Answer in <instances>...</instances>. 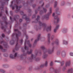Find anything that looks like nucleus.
Instances as JSON below:
<instances>
[{
	"mask_svg": "<svg viewBox=\"0 0 73 73\" xmlns=\"http://www.w3.org/2000/svg\"><path fill=\"white\" fill-rule=\"evenodd\" d=\"M40 16H38L37 17V18L36 19V21H37V22H38L39 24V26L38 27H37V28H36V29L37 30V29H40L42 27H43L44 28V29H46V31H50L51 30V26H50L49 27H48L46 28V24L45 23H42L40 21H38L39 20H40Z\"/></svg>",
	"mask_w": 73,
	"mask_h": 73,
	"instance_id": "nucleus-1",
	"label": "nucleus"
},
{
	"mask_svg": "<svg viewBox=\"0 0 73 73\" xmlns=\"http://www.w3.org/2000/svg\"><path fill=\"white\" fill-rule=\"evenodd\" d=\"M14 31L15 32H16L17 33H18V34H13L12 36V37H13L15 35H16L17 39L16 40L17 44L15 46V50H19V47H18L17 46L18 45V41H19V36L21 35V33H20V32L19 31V30H18L17 29H15Z\"/></svg>",
	"mask_w": 73,
	"mask_h": 73,
	"instance_id": "nucleus-2",
	"label": "nucleus"
},
{
	"mask_svg": "<svg viewBox=\"0 0 73 73\" xmlns=\"http://www.w3.org/2000/svg\"><path fill=\"white\" fill-rule=\"evenodd\" d=\"M41 48L42 49V50H44V53H43V58L44 59H45V58L47 57V56H48V55L47 54H45L46 53H47L48 52L49 53V54H51V53H52V52H53V49H54V48H53L52 50H47L45 48V46H42L41 47Z\"/></svg>",
	"mask_w": 73,
	"mask_h": 73,
	"instance_id": "nucleus-3",
	"label": "nucleus"
},
{
	"mask_svg": "<svg viewBox=\"0 0 73 73\" xmlns=\"http://www.w3.org/2000/svg\"><path fill=\"white\" fill-rule=\"evenodd\" d=\"M15 2L12 1L11 2V4L10 5V7H12V9L13 10L15 9V7H16V9H17V11L18 12H19V11L20 10V8H21V6H20L19 7H18L16 4H14V6H13V4Z\"/></svg>",
	"mask_w": 73,
	"mask_h": 73,
	"instance_id": "nucleus-4",
	"label": "nucleus"
},
{
	"mask_svg": "<svg viewBox=\"0 0 73 73\" xmlns=\"http://www.w3.org/2000/svg\"><path fill=\"white\" fill-rule=\"evenodd\" d=\"M52 8H50V12L48 13L46 15L44 16H43L42 17V19L43 20V19H46V20H48L49 19V17L52 13Z\"/></svg>",
	"mask_w": 73,
	"mask_h": 73,
	"instance_id": "nucleus-5",
	"label": "nucleus"
},
{
	"mask_svg": "<svg viewBox=\"0 0 73 73\" xmlns=\"http://www.w3.org/2000/svg\"><path fill=\"white\" fill-rule=\"evenodd\" d=\"M29 40L27 41V40H25V50H29V48L28 47H27V46H26V44H28L29 45L30 48H31V45L30 44H29Z\"/></svg>",
	"mask_w": 73,
	"mask_h": 73,
	"instance_id": "nucleus-6",
	"label": "nucleus"
},
{
	"mask_svg": "<svg viewBox=\"0 0 73 73\" xmlns=\"http://www.w3.org/2000/svg\"><path fill=\"white\" fill-rule=\"evenodd\" d=\"M70 65V61L67 62L65 64V66L63 67V70H65V69H66V67H67V66H69Z\"/></svg>",
	"mask_w": 73,
	"mask_h": 73,
	"instance_id": "nucleus-7",
	"label": "nucleus"
},
{
	"mask_svg": "<svg viewBox=\"0 0 73 73\" xmlns=\"http://www.w3.org/2000/svg\"><path fill=\"white\" fill-rule=\"evenodd\" d=\"M22 18L23 19H25L27 21H30V19L28 17H27V15H26L25 14L23 15V16L22 17Z\"/></svg>",
	"mask_w": 73,
	"mask_h": 73,
	"instance_id": "nucleus-8",
	"label": "nucleus"
},
{
	"mask_svg": "<svg viewBox=\"0 0 73 73\" xmlns=\"http://www.w3.org/2000/svg\"><path fill=\"white\" fill-rule=\"evenodd\" d=\"M17 53H16L14 56H13V55L11 54L10 55V57L11 58H12V59H15L16 58L17 56Z\"/></svg>",
	"mask_w": 73,
	"mask_h": 73,
	"instance_id": "nucleus-9",
	"label": "nucleus"
},
{
	"mask_svg": "<svg viewBox=\"0 0 73 73\" xmlns=\"http://www.w3.org/2000/svg\"><path fill=\"white\" fill-rule=\"evenodd\" d=\"M40 36H41V35L40 34L38 35L37 39H36V40H35L34 42V45H36V44L37 42L40 40Z\"/></svg>",
	"mask_w": 73,
	"mask_h": 73,
	"instance_id": "nucleus-10",
	"label": "nucleus"
},
{
	"mask_svg": "<svg viewBox=\"0 0 73 73\" xmlns=\"http://www.w3.org/2000/svg\"><path fill=\"white\" fill-rule=\"evenodd\" d=\"M1 44H3V45L5 46V48H7V45L8 44L6 42H5L4 41H1L0 42Z\"/></svg>",
	"mask_w": 73,
	"mask_h": 73,
	"instance_id": "nucleus-11",
	"label": "nucleus"
},
{
	"mask_svg": "<svg viewBox=\"0 0 73 73\" xmlns=\"http://www.w3.org/2000/svg\"><path fill=\"white\" fill-rule=\"evenodd\" d=\"M48 66V62L46 61L45 62V64H41L40 66V68H43L44 66H46V67Z\"/></svg>",
	"mask_w": 73,
	"mask_h": 73,
	"instance_id": "nucleus-12",
	"label": "nucleus"
},
{
	"mask_svg": "<svg viewBox=\"0 0 73 73\" xmlns=\"http://www.w3.org/2000/svg\"><path fill=\"white\" fill-rule=\"evenodd\" d=\"M59 44V42H58V39H56V42H53L52 43V45H54V44H56L57 45H58Z\"/></svg>",
	"mask_w": 73,
	"mask_h": 73,
	"instance_id": "nucleus-13",
	"label": "nucleus"
},
{
	"mask_svg": "<svg viewBox=\"0 0 73 73\" xmlns=\"http://www.w3.org/2000/svg\"><path fill=\"white\" fill-rule=\"evenodd\" d=\"M43 11H42V10L40 12V14H42V13H44V12H46V9L43 8Z\"/></svg>",
	"mask_w": 73,
	"mask_h": 73,
	"instance_id": "nucleus-14",
	"label": "nucleus"
},
{
	"mask_svg": "<svg viewBox=\"0 0 73 73\" xmlns=\"http://www.w3.org/2000/svg\"><path fill=\"white\" fill-rule=\"evenodd\" d=\"M34 58V60H36V56H34L33 54H31V58H30V60H33Z\"/></svg>",
	"mask_w": 73,
	"mask_h": 73,
	"instance_id": "nucleus-15",
	"label": "nucleus"
},
{
	"mask_svg": "<svg viewBox=\"0 0 73 73\" xmlns=\"http://www.w3.org/2000/svg\"><path fill=\"white\" fill-rule=\"evenodd\" d=\"M54 18L55 19L57 20V23H58L59 22V21H60V18L58 17V16H55L54 17Z\"/></svg>",
	"mask_w": 73,
	"mask_h": 73,
	"instance_id": "nucleus-16",
	"label": "nucleus"
},
{
	"mask_svg": "<svg viewBox=\"0 0 73 73\" xmlns=\"http://www.w3.org/2000/svg\"><path fill=\"white\" fill-rule=\"evenodd\" d=\"M50 34L49 33L47 35V37H48V41L49 43H50Z\"/></svg>",
	"mask_w": 73,
	"mask_h": 73,
	"instance_id": "nucleus-17",
	"label": "nucleus"
},
{
	"mask_svg": "<svg viewBox=\"0 0 73 73\" xmlns=\"http://www.w3.org/2000/svg\"><path fill=\"white\" fill-rule=\"evenodd\" d=\"M5 4V2H2V6L0 7V8L1 9H2V10L4 9V5Z\"/></svg>",
	"mask_w": 73,
	"mask_h": 73,
	"instance_id": "nucleus-18",
	"label": "nucleus"
},
{
	"mask_svg": "<svg viewBox=\"0 0 73 73\" xmlns=\"http://www.w3.org/2000/svg\"><path fill=\"white\" fill-rule=\"evenodd\" d=\"M68 73H73V68H71L70 69H69L68 71Z\"/></svg>",
	"mask_w": 73,
	"mask_h": 73,
	"instance_id": "nucleus-19",
	"label": "nucleus"
},
{
	"mask_svg": "<svg viewBox=\"0 0 73 73\" xmlns=\"http://www.w3.org/2000/svg\"><path fill=\"white\" fill-rule=\"evenodd\" d=\"M0 49H1V50H2L3 52H5V51H7V50L3 49V47L0 45Z\"/></svg>",
	"mask_w": 73,
	"mask_h": 73,
	"instance_id": "nucleus-20",
	"label": "nucleus"
},
{
	"mask_svg": "<svg viewBox=\"0 0 73 73\" xmlns=\"http://www.w3.org/2000/svg\"><path fill=\"white\" fill-rule=\"evenodd\" d=\"M58 27H59V25H58L56 26V29H54V32L55 33L56 32V31H57V29H58Z\"/></svg>",
	"mask_w": 73,
	"mask_h": 73,
	"instance_id": "nucleus-21",
	"label": "nucleus"
},
{
	"mask_svg": "<svg viewBox=\"0 0 73 73\" xmlns=\"http://www.w3.org/2000/svg\"><path fill=\"white\" fill-rule=\"evenodd\" d=\"M33 51V50L32 49H31L30 50V51H27V54H30L32 53V52Z\"/></svg>",
	"mask_w": 73,
	"mask_h": 73,
	"instance_id": "nucleus-22",
	"label": "nucleus"
},
{
	"mask_svg": "<svg viewBox=\"0 0 73 73\" xmlns=\"http://www.w3.org/2000/svg\"><path fill=\"white\" fill-rule=\"evenodd\" d=\"M10 43L11 45H13V44H14V43H15V41L13 40H11L10 41Z\"/></svg>",
	"mask_w": 73,
	"mask_h": 73,
	"instance_id": "nucleus-23",
	"label": "nucleus"
},
{
	"mask_svg": "<svg viewBox=\"0 0 73 73\" xmlns=\"http://www.w3.org/2000/svg\"><path fill=\"white\" fill-rule=\"evenodd\" d=\"M68 44V42L66 41L65 40H64L63 41V44H65L66 45L67 44Z\"/></svg>",
	"mask_w": 73,
	"mask_h": 73,
	"instance_id": "nucleus-24",
	"label": "nucleus"
},
{
	"mask_svg": "<svg viewBox=\"0 0 73 73\" xmlns=\"http://www.w3.org/2000/svg\"><path fill=\"white\" fill-rule=\"evenodd\" d=\"M57 5V2H55L54 5V7L55 8V7H56Z\"/></svg>",
	"mask_w": 73,
	"mask_h": 73,
	"instance_id": "nucleus-25",
	"label": "nucleus"
},
{
	"mask_svg": "<svg viewBox=\"0 0 73 73\" xmlns=\"http://www.w3.org/2000/svg\"><path fill=\"white\" fill-rule=\"evenodd\" d=\"M26 56V54L24 53L23 54L21 55L20 56L21 58H22V57H23V56Z\"/></svg>",
	"mask_w": 73,
	"mask_h": 73,
	"instance_id": "nucleus-26",
	"label": "nucleus"
},
{
	"mask_svg": "<svg viewBox=\"0 0 73 73\" xmlns=\"http://www.w3.org/2000/svg\"><path fill=\"white\" fill-rule=\"evenodd\" d=\"M1 29H4V31L5 32L6 31L5 29V28H4V26H2V27H1Z\"/></svg>",
	"mask_w": 73,
	"mask_h": 73,
	"instance_id": "nucleus-27",
	"label": "nucleus"
},
{
	"mask_svg": "<svg viewBox=\"0 0 73 73\" xmlns=\"http://www.w3.org/2000/svg\"><path fill=\"white\" fill-rule=\"evenodd\" d=\"M23 40L22 39L19 42L20 43H21V44H22V43H23Z\"/></svg>",
	"mask_w": 73,
	"mask_h": 73,
	"instance_id": "nucleus-28",
	"label": "nucleus"
},
{
	"mask_svg": "<svg viewBox=\"0 0 73 73\" xmlns=\"http://www.w3.org/2000/svg\"><path fill=\"white\" fill-rule=\"evenodd\" d=\"M35 52L36 55L37 56V54H38V51H37V50H36L35 51Z\"/></svg>",
	"mask_w": 73,
	"mask_h": 73,
	"instance_id": "nucleus-29",
	"label": "nucleus"
},
{
	"mask_svg": "<svg viewBox=\"0 0 73 73\" xmlns=\"http://www.w3.org/2000/svg\"><path fill=\"white\" fill-rule=\"evenodd\" d=\"M0 72H2V73H4L5 72V71H4L1 70V69H0Z\"/></svg>",
	"mask_w": 73,
	"mask_h": 73,
	"instance_id": "nucleus-30",
	"label": "nucleus"
},
{
	"mask_svg": "<svg viewBox=\"0 0 73 73\" xmlns=\"http://www.w3.org/2000/svg\"><path fill=\"white\" fill-rule=\"evenodd\" d=\"M25 35H26V38L27 39H28V35L26 34V32L25 33Z\"/></svg>",
	"mask_w": 73,
	"mask_h": 73,
	"instance_id": "nucleus-31",
	"label": "nucleus"
},
{
	"mask_svg": "<svg viewBox=\"0 0 73 73\" xmlns=\"http://www.w3.org/2000/svg\"><path fill=\"white\" fill-rule=\"evenodd\" d=\"M3 19H4V20H7V18L5 16V17H3Z\"/></svg>",
	"mask_w": 73,
	"mask_h": 73,
	"instance_id": "nucleus-32",
	"label": "nucleus"
},
{
	"mask_svg": "<svg viewBox=\"0 0 73 73\" xmlns=\"http://www.w3.org/2000/svg\"><path fill=\"white\" fill-rule=\"evenodd\" d=\"M70 55L71 56H73V53L72 52L70 53Z\"/></svg>",
	"mask_w": 73,
	"mask_h": 73,
	"instance_id": "nucleus-33",
	"label": "nucleus"
},
{
	"mask_svg": "<svg viewBox=\"0 0 73 73\" xmlns=\"http://www.w3.org/2000/svg\"><path fill=\"white\" fill-rule=\"evenodd\" d=\"M57 72H58V70H54V72L55 73H57Z\"/></svg>",
	"mask_w": 73,
	"mask_h": 73,
	"instance_id": "nucleus-34",
	"label": "nucleus"
},
{
	"mask_svg": "<svg viewBox=\"0 0 73 73\" xmlns=\"http://www.w3.org/2000/svg\"><path fill=\"white\" fill-rule=\"evenodd\" d=\"M5 23L7 25V24H8V23H7V21H5Z\"/></svg>",
	"mask_w": 73,
	"mask_h": 73,
	"instance_id": "nucleus-35",
	"label": "nucleus"
},
{
	"mask_svg": "<svg viewBox=\"0 0 73 73\" xmlns=\"http://www.w3.org/2000/svg\"><path fill=\"white\" fill-rule=\"evenodd\" d=\"M60 54V51H58L57 52V54L58 55H59Z\"/></svg>",
	"mask_w": 73,
	"mask_h": 73,
	"instance_id": "nucleus-36",
	"label": "nucleus"
},
{
	"mask_svg": "<svg viewBox=\"0 0 73 73\" xmlns=\"http://www.w3.org/2000/svg\"><path fill=\"white\" fill-rule=\"evenodd\" d=\"M2 37H5V35L4 34H3L2 35Z\"/></svg>",
	"mask_w": 73,
	"mask_h": 73,
	"instance_id": "nucleus-37",
	"label": "nucleus"
},
{
	"mask_svg": "<svg viewBox=\"0 0 73 73\" xmlns=\"http://www.w3.org/2000/svg\"><path fill=\"white\" fill-rule=\"evenodd\" d=\"M64 64V62H62L61 63V66H62Z\"/></svg>",
	"mask_w": 73,
	"mask_h": 73,
	"instance_id": "nucleus-38",
	"label": "nucleus"
},
{
	"mask_svg": "<svg viewBox=\"0 0 73 73\" xmlns=\"http://www.w3.org/2000/svg\"><path fill=\"white\" fill-rule=\"evenodd\" d=\"M50 66H52L53 65V62H51L50 63Z\"/></svg>",
	"mask_w": 73,
	"mask_h": 73,
	"instance_id": "nucleus-39",
	"label": "nucleus"
},
{
	"mask_svg": "<svg viewBox=\"0 0 73 73\" xmlns=\"http://www.w3.org/2000/svg\"><path fill=\"white\" fill-rule=\"evenodd\" d=\"M36 17V15H34L33 16V17H32V18L33 19V18H35Z\"/></svg>",
	"mask_w": 73,
	"mask_h": 73,
	"instance_id": "nucleus-40",
	"label": "nucleus"
},
{
	"mask_svg": "<svg viewBox=\"0 0 73 73\" xmlns=\"http://www.w3.org/2000/svg\"><path fill=\"white\" fill-rule=\"evenodd\" d=\"M53 37H54V35H52L51 37V40H53Z\"/></svg>",
	"mask_w": 73,
	"mask_h": 73,
	"instance_id": "nucleus-41",
	"label": "nucleus"
},
{
	"mask_svg": "<svg viewBox=\"0 0 73 73\" xmlns=\"http://www.w3.org/2000/svg\"><path fill=\"white\" fill-rule=\"evenodd\" d=\"M5 13L7 15H8V11L7 10H6Z\"/></svg>",
	"mask_w": 73,
	"mask_h": 73,
	"instance_id": "nucleus-42",
	"label": "nucleus"
},
{
	"mask_svg": "<svg viewBox=\"0 0 73 73\" xmlns=\"http://www.w3.org/2000/svg\"><path fill=\"white\" fill-rule=\"evenodd\" d=\"M2 16V13H0V17H1Z\"/></svg>",
	"mask_w": 73,
	"mask_h": 73,
	"instance_id": "nucleus-43",
	"label": "nucleus"
},
{
	"mask_svg": "<svg viewBox=\"0 0 73 73\" xmlns=\"http://www.w3.org/2000/svg\"><path fill=\"white\" fill-rule=\"evenodd\" d=\"M62 54H65V52L64 51H62Z\"/></svg>",
	"mask_w": 73,
	"mask_h": 73,
	"instance_id": "nucleus-44",
	"label": "nucleus"
},
{
	"mask_svg": "<svg viewBox=\"0 0 73 73\" xmlns=\"http://www.w3.org/2000/svg\"><path fill=\"white\" fill-rule=\"evenodd\" d=\"M21 15H23V14H24V12H23V11H21Z\"/></svg>",
	"mask_w": 73,
	"mask_h": 73,
	"instance_id": "nucleus-45",
	"label": "nucleus"
},
{
	"mask_svg": "<svg viewBox=\"0 0 73 73\" xmlns=\"http://www.w3.org/2000/svg\"><path fill=\"white\" fill-rule=\"evenodd\" d=\"M55 62H59V61H57V60H55Z\"/></svg>",
	"mask_w": 73,
	"mask_h": 73,
	"instance_id": "nucleus-46",
	"label": "nucleus"
},
{
	"mask_svg": "<svg viewBox=\"0 0 73 73\" xmlns=\"http://www.w3.org/2000/svg\"><path fill=\"white\" fill-rule=\"evenodd\" d=\"M16 3L17 4H19V2L17 1H16Z\"/></svg>",
	"mask_w": 73,
	"mask_h": 73,
	"instance_id": "nucleus-47",
	"label": "nucleus"
},
{
	"mask_svg": "<svg viewBox=\"0 0 73 73\" xmlns=\"http://www.w3.org/2000/svg\"><path fill=\"white\" fill-rule=\"evenodd\" d=\"M10 13L11 15H12V11H11L10 12Z\"/></svg>",
	"mask_w": 73,
	"mask_h": 73,
	"instance_id": "nucleus-48",
	"label": "nucleus"
},
{
	"mask_svg": "<svg viewBox=\"0 0 73 73\" xmlns=\"http://www.w3.org/2000/svg\"><path fill=\"white\" fill-rule=\"evenodd\" d=\"M54 15H55V14L54 13H53L52 14L53 17H54Z\"/></svg>",
	"mask_w": 73,
	"mask_h": 73,
	"instance_id": "nucleus-49",
	"label": "nucleus"
},
{
	"mask_svg": "<svg viewBox=\"0 0 73 73\" xmlns=\"http://www.w3.org/2000/svg\"><path fill=\"white\" fill-rule=\"evenodd\" d=\"M38 53H39V54H40V55H41V52H39Z\"/></svg>",
	"mask_w": 73,
	"mask_h": 73,
	"instance_id": "nucleus-50",
	"label": "nucleus"
},
{
	"mask_svg": "<svg viewBox=\"0 0 73 73\" xmlns=\"http://www.w3.org/2000/svg\"><path fill=\"white\" fill-rule=\"evenodd\" d=\"M23 21V20H22V19H20L19 20V21L20 22H22Z\"/></svg>",
	"mask_w": 73,
	"mask_h": 73,
	"instance_id": "nucleus-51",
	"label": "nucleus"
},
{
	"mask_svg": "<svg viewBox=\"0 0 73 73\" xmlns=\"http://www.w3.org/2000/svg\"><path fill=\"white\" fill-rule=\"evenodd\" d=\"M37 11L36 10L35 11V14H37Z\"/></svg>",
	"mask_w": 73,
	"mask_h": 73,
	"instance_id": "nucleus-52",
	"label": "nucleus"
},
{
	"mask_svg": "<svg viewBox=\"0 0 73 73\" xmlns=\"http://www.w3.org/2000/svg\"><path fill=\"white\" fill-rule=\"evenodd\" d=\"M48 6H49V5H47L46 6V8H47V7H48Z\"/></svg>",
	"mask_w": 73,
	"mask_h": 73,
	"instance_id": "nucleus-53",
	"label": "nucleus"
},
{
	"mask_svg": "<svg viewBox=\"0 0 73 73\" xmlns=\"http://www.w3.org/2000/svg\"><path fill=\"white\" fill-rule=\"evenodd\" d=\"M35 6H36V5H33V8H34L35 7Z\"/></svg>",
	"mask_w": 73,
	"mask_h": 73,
	"instance_id": "nucleus-54",
	"label": "nucleus"
},
{
	"mask_svg": "<svg viewBox=\"0 0 73 73\" xmlns=\"http://www.w3.org/2000/svg\"><path fill=\"white\" fill-rule=\"evenodd\" d=\"M26 25H27V24H24V27H25V26H26Z\"/></svg>",
	"mask_w": 73,
	"mask_h": 73,
	"instance_id": "nucleus-55",
	"label": "nucleus"
},
{
	"mask_svg": "<svg viewBox=\"0 0 73 73\" xmlns=\"http://www.w3.org/2000/svg\"><path fill=\"white\" fill-rule=\"evenodd\" d=\"M58 10V8H57V9H56V11H57Z\"/></svg>",
	"mask_w": 73,
	"mask_h": 73,
	"instance_id": "nucleus-56",
	"label": "nucleus"
},
{
	"mask_svg": "<svg viewBox=\"0 0 73 73\" xmlns=\"http://www.w3.org/2000/svg\"><path fill=\"white\" fill-rule=\"evenodd\" d=\"M40 9V7H39L38 8V10H39V9Z\"/></svg>",
	"mask_w": 73,
	"mask_h": 73,
	"instance_id": "nucleus-57",
	"label": "nucleus"
},
{
	"mask_svg": "<svg viewBox=\"0 0 73 73\" xmlns=\"http://www.w3.org/2000/svg\"><path fill=\"white\" fill-rule=\"evenodd\" d=\"M44 5V3H43L42 5V6H43V5Z\"/></svg>",
	"mask_w": 73,
	"mask_h": 73,
	"instance_id": "nucleus-58",
	"label": "nucleus"
},
{
	"mask_svg": "<svg viewBox=\"0 0 73 73\" xmlns=\"http://www.w3.org/2000/svg\"><path fill=\"white\" fill-rule=\"evenodd\" d=\"M10 20H12V17H10Z\"/></svg>",
	"mask_w": 73,
	"mask_h": 73,
	"instance_id": "nucleus-59",
	"label": "nucleus"
},
{
	"mask_svg": "<svg viewBox=\"0 0 73 73\" xmlns=\"http://www.w3.org/2000/svg\"><path fill=\"white\" fill-rule=\"evenodd\" d=\"M16 18H14V20H15V21H16Z\"/></svg>",
	"mask_w": 73,
	"mask_h": 73,
	"instance_id": "nucleus-60",
	"label": "nucleus"
},
{
	"mask_svg": "<svg viewBox=\"0 0 73 73\" xmlns=\"http://www.w3.org/2000/svg\"><path fill=\"white\" fill-rule=\"evenodd\" d=\"M56 13L57 14V15H60V14H58L57 13V12Z\"/></svg>",
	"mask_w": 73,
	"mask_h": 73,
	"instance_id": "nucleus-61",
	"label": "nucleus"
},
{
	"mask_svg": "<svg viewBox=\"0 0 73 73\" xmlns=\"http://www.w3.org/2000/svg\"><path fill=\"white\" fill-rule=\"evenodd\" d=\"M19 17V16H17V15L15 17Z\"/></svg>",
	"mask_w": 73,
	"mask_h": 73,
	"instance_id": "nucleus-62",
	"label": "nucleus"
},
{
	"mask_svg": "<svg viewBox=\"0 0 73 73\" xmlns=\"http://www.w3.org/2000/svg\"><path fill=\"white\" fill-rule=\"evenodd\" d=\"M22 52H24V51L23 50H22Z\"/></svg>",
	"mask_w": 73,
	"mask_h": 73,
	"instance_id": "nucleus-63",
	"label": "nucleus"
},
{
	"mask_svg": "<svg viewBox=\"0 0 73 73\" xmlns=\"http://www.w3.org/2000/svg\"><path fill=\"white\" fill-rule=\"evenodd\" d=\"M32 40H33V39H31V40L32 41Z\"/></svg>",
	"mask_w": 73,
	"mask_h": 73,
	"instance_id": "nucleus-64",
	"label": "nucleus"
}]
</instances>
